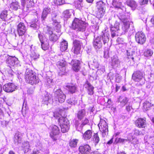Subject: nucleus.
Segmentation results:
<instances>
[{
  "instance_id": "nucleus-58",
  "label": "nucleus",
  "mask_w": 154,
  "mask_h": 154,
  "mask_svg": "<svg viewBox=\"0 0 154 154\" xmlns=\"http://www.w3.org/2000/svg\"><path fill=\"white\" fill-rule=\"evenodd\" d=\"M28 1H29V2L31 1V0H21L22 5L23 7H24L26 5V2Z\"/></svg>"
},
{
  "instance_id": "nucleus-54",
  "label": "nucleus",
  "mask_w": 154,
  "mask_h": 154,
  "mask_svg": "<svg viewBox=\"0 0 154 154\" xmlns=\"http://www.w3.org/2000/svg\"><path fill=\"white\" fill-rule=\"evenodd\" d=\"M57 16V14L55 13H52L51 14V20L53 22L57 21L56 18Z\"/></svg>"
},
{
  "instance_id": "nucleus-56",
  "label": "nucleus",
  "mask_w": 154,
  "mask_h": 154,
  "mask_svg": "<svg viewBox=\"0 0 154 154\" xmlns=\"http://www.w3.org/2000/svg\"><path fill=\"white\" fill-rule=\"evenodd\" d=\"M126 109L127 111L129 112L131 111V109H133L131 104H129L126 107Z\"/></svg>"
},
{
  "instance_id": "nucleus-30",
  "label": "nucleus",
  "mask_w": 154,
  "mask_h": 154,
  "mask_svg": "<svg viewBox=\"0 0 154 154\" xmlns=\"http://www.w3.org/2000/svg\"><path fill=\"white\" fill-rule=\"evenodd\" d=\"M41 46L42 49L45 51L47 50L49 48V41L48 40H45L41 43Z\"/></svg>"
},
{
  "instance_id": "nucleus-38",
  "label": "nucleus",
  "mask_w": 154,
  "mask_h": 154,
  "mask_svg": "<svg viewBox=\"0 0 154 154\" xmlns=\"http://www.w3.org/2000/svg\"><path fill=\"white\" fill-rule=\"evenodd\" d=\"M78 140L76 139H73L71 140L69 143L70 146L72 147H75L77 146Z\"/></svg>"
},
{
  "instance_id": "nucleus-29",
  "label": "nucleus",
  "mask_w": 154,
  "mask_h": 154,
  "mask_svg": "<svg viewBox=\"0 0 154 154\" xmlns=\"http://www.w3.org/2000/svg\"><path fill=\"white\" fill-rule=\"evenodd\" d=\"M92 136V132L91 131L88 130L83 134V137L85 140L90 139Z\"/></svg>"
},
{
  "instance_id": "nucleus-60",
  "label": "nucleus",
  "mask_w": 154,
  "mask_h": 154,
  "mask_svg": "<svg viewBox=\"0 0 154 154\" xmlns=\"http://www.w3.org/2000/svg\"><path fill=\"white\" fill-rule=\"evenodd\" d=\"M30 27L34 29H37L38 28V26L35 23L32 24L30 25Z\"/></svg>"
},
{
  "instance_id": "nucleus-46",
  "label": "nucleus",
  "mask_w": 154,
  "mask_h": 154,
  "mask_svg": "<svg viewBox=\"0 0 154 154\" xmlns=\"http://www.w3.org/2000/svg\"><path fill=\"white\" fill-rule=\"evenodd\" d=\"M50 99V98L48 94H47L45 95V97H44L42 102H43V103L47 105L48 103V101Z\"/></svg>"
},
{
  "instance_id": "nucleus-15",
  "label": "nucleus",
  "mask_w": 154,
  "mask_h": 154,
  "mask_svg": "<svg viewBox=\"0 0 154 154\" xmlns=\"http://www.w3.org/2000/svg\"><path fill=\"white\" fill-rule=\"evenodd\" d=\"M80 152L82 154H89L91 150V147L88 144L79 147Z\"/></svg>"
},
{
  "instance_id": "nucleus-44",
  "label": "nucleus",
  "mask_w": 154,
  "mask_h": 154,
  "mask_svg": "<svg viewBox=\"0 0 154 154\" xmlns=\"http://www.w3.org/2000/svg\"><path fill=\"white\" fill-rule=\"evenodd\" d=\"M74 98H72L67 100V103L70 105H75L77 103V101L75 100Z\"/></svg>"
},
{
  "instance_id": "nucleus-47",
  "label": "nucleus",
  "mask_w": 154,
  "mask_h": 154,
  "mask_svg": "<svg viewBox=\"0 0 154 154\" xmlns=\"http://www.w3.org/2000/svg\"><path fill=\"white\" fill-rule=\"evenodd\" d=\"M112 102L111 100L109 99L107 102V104H106V108H111V109H114L115 108L112 107Z\"/></svg>"
},
{
  "instance_id": "nucleus-50",
  "label": "nucleus",
  "mask_w": 154,
  "mask_h": 154,
  "mask_svg": "<svg viewBox=\"0 0 154 154\" xmlns=\"http://www.w3.org/2000/svg\"><path fill=\"white\" fill-rule=\"evenodd\" d=\"M39 56V55L37 53H36L35 51L32 52L31 54V57L34 60L38 58Z\"/></svg>"
},
{
  "instance_id": "nucleus-49",
  "label": "nucleus",
  "mask_w": 154,
  "mask_h": 154,
  "mask_svg": "<svg viewBox=\"0 0 154 154\" xmlns=\"http://www.w3.org/2000/svg\"><path fill=\"white\" fill-rule=\"evenodd\" d=\"M94 141L95 142L97 143L100 140L99 138V136L97 134H95L94 135Z\"/></svg>"
},
{
  "instance_id": "nucleus-26",
  "label": "nucleus",
  "mask_w": 154,
  "mask_h": 154,
  "mask_svg": "<svg viewBox=\"0 0 154 154\" xmlns=\"http://www.w3.org/2000/svg\"><path fill=\"white\" fill-rule=\"evenodd\" d=\"M72 10H66L63 13L62 16L66 18H68L70 17L72 13Z\"/></svg>"
},
{
  "instance_id": "nucleus-32",
  "label": "nucleus",
  "mask_w": 154,
  "mask_h": 154,
  "mask_svg": "<svg viewBox=\"0 0 154 154\" xmlns=\"http://www.w3.org/2000/svg\"><path fill=\"white\" fill-rule=\"evenodd\" d=\"M59 36H58L54 33H53L51 35L49 36V40L51 42H55L59 38Z\"/></svg>"
},
{
  "instance_id": "nucleus-45",
  "label": "nucleus",
  "mask_w": 154,
  "mask_h": 154,
  "mask_svg": "<svg viewBox=\"0 0 154 154\" xmlns=\"http://www.w3.org/2000/svg\"><path fill=\"white\" fill-rule=\"evenodd\" d=\"M57 64L58 65V68H59L60 67L66 66V63L64 60H61L58 61L57 62Z\"/></svg>"
},
{
  "instance_id": "nucleus-43",
  "label": "nucleus",
  "mask_w": 154,
  "mask_h": 154,
  "mask_svg": "<svg viewBox=\"0 0 154 154\" xmlns=\"http://www.w3.org/2000/svg\"><path fill=\"white\" fill-rule=\"evenodd\" d=\"M135 53L132 50H129L127 51V55L128 58H131L132 60H133L134 58L133 57V54Z\"/></svg>"
},
{
  "instance_id": "nucleus-20",
  "label": "nucleus",
  "mask_w": 154,
  "mask_h": 154,
  "mask_svg": "<svg viewBox=\"0 0 154 154\" xmlns=\"http://www.w3.org/2000/svg\"><path fill=\"white\" fill-rule=\"evenodd\" d=\"M22 135L20 133H16L14 138V143L16 145H18L22 141Z\"/></svg>"
},
{
  "instance_id": "nucleus-42",
  "label": "nucleus",
  "mask_w": 154,
  "mask_h": 154,
  "mask_svg": "<svg viewBox=\"0 0 154 154\" xmlns=\"http://www.w3.org/2000/svg\"><path fill=\"white\" fill-rule=\"evenodd\" d=\"M153 54V51L151 49H147L144 52V56L146 57L151 56Z\"/></svg>"
},
{
  "instance_id": "nucleus-63",
  "label": "nucleus",
  "mask_w": 154,
  "mask_h": 154,
  "mask_svg": "<svg viewBox=\"0 0 154 154\" xmlns=\"http://www.w3.org/2000/svg\"><path fill=\"white\" fill-rule=\"evenodd\" d=\"M8 74H11V75H14V72L12 71L11 69H10L8 71Z\"/></svg>"
},
{
  "instance_id": "nucleus-37",
  "label": "nucleus",
  "mask_w": 154,
  "mask_h": 154,
  "mask_svg": "<svg viewBox=\"0 0 154 154\" xmlns=\"http://www.w3.org/2000/svg\"><path fill=\"white\" fill-rule=\"evenodd\" d=\"M58 68L60 69V71L58 73L59 75L62 76L65 75L66 73L67 70L66 69V66L60 67Z\"/></svg>"
},
{
  "instance_id": "nucleus-61",
  "label": "nucleus",
  "mask_w": 154,
  "mask_h": 154,
  "mask_svg": "<svg viewBox=\"0 0 154 154\" xmlns=\"http://www.w3.org/2000/svg\"><path fill=\"white\" fill-rule=\"evenodd\" d=\"M117 41L118 42L119 44H122V42H123V39L120 38H118L117 39Z\"/></svg>"
},
{
  "instance_id": "nucleus-11",
  "label": "nucleus",
  "mask_w": 154,
  "mask_h": 154,
  "mask_svg": "<svg viewBox=\"0 0 154 154\" xmlns=\"http://www.w3.org/2000/svg\"><path fill=\"white\" fill-rule=\"evenodd\" d=\"M105 3L102 0L99 1L96 3V7L98 10L100 17L103 16L105 14V10L104 8L105 7Z\"/></svg>"
},
{
  "instance_id": "nucleus-28",
  "label": "nucleus",
  "mask_w": 154,
  "mask_h": 154,
  "mask_svg": "<svg viewBox=\"0 0 154 154\" xmlns=\"http://www.w3.org/2000/svg\"><path fill=\"white\" fill-rule=\"evenodd\" d=\"M68 48V43L65 40H63L60 43V49L62 51L66 50Z\"/></svg>"
},
{
  "instance_id": "nucleus-51",
  "label": "nucleus",
  "mask_w": 154,
  "mask_h": 154,
  "mask_svg": "<svg viewBox=\"0 0 154 154\" xmlns=\"http://www.w3.org/2000/svg\"><path fill=\"white\" fill-rule=\"evenodd\" d=\"M89 122V120L88 119H85V120L82 121L81 124L80 125L81 129H82L83 127L85 125L87 124Z\"/></svg>"
},
{
  "instance_id": "nucleus-33",
  "label": "nucleus",
  "mask_w": 154,
  "mask_h": 154,
  "mask_svg": "<svg viewBox=\"0 0 154 154\" xmlns=\"http://www.w3.org/2000/svg\"><path fill=\"white\" fill-rule=\"evenodd\" d=\"M22 147L23 148V149L25 153H26L29 150L30 146L29 142L27 141L23 142Z\"/></svg>"
},
{
  "instance_id": "nucleus-41",
  "label": "nucleus",
  "mask_w": 154,
  "mask_h": 154,
  "mask_svg": "<svg viewBox=\"0 0 154 154\" xmlns=\"http://www.w3.org/2000/svg\"><path fill=\"white\" fill-rule=\"evenodd\" d=\"M55 26V29L57 30V32H59L60 29L61 28V26L60 24V23L57 22V21L56 22H54L52 23Z\"/></svg>"
},
{
  "instance_id": "nucleus-3",
  "label": "nucleus",
  "mask_w": 154,
  "mask_h": 154,
  "mask_svg": "<svg viewBox=\"0 0 154 154\" xmlns=\"http://www.w3.org/2000/svg\"><path fill=\"white\" fill-rule=\"evenodd\" d=\"M72 25L74 29L82 32L85 31L86 26V24L83 21L76 18L75 19L73 22Z\"/></svg>"
},
{
  "instance_id": "nucleus-4",
  "label": "nucleus",
  "mask_w": 154,
  "mask_h": 154,
  "mask_svg": "<svg viewBox=\"0 0 154 154\" xmlns=\"http://www.w3.org/2000/svg\"><path fill=\"white\" fill-rule=\"evenodd\" d=\"M102 33L103 34L101 35V37H99V36H97L95 38V36H94V40L93 45L94 47L96 49L100 48L102 46V45L100 40L101 38L104 44L106 43L105 33L103 32H102Z\"/></svg>"
},
{
  "instance_id": "nucleus-62",
  "label": "nucleus",
  "mask_w": 154,
  "mask_h": 154,
  "mask_svg": "<svg viewBox=\"0 0 154 154\" xmlns=\"http://www.w3.org/2000/svg\"><path fill=\"white\" fill-rule=\"evenodd\" d=\"M121 77L119 76L116 78V82L119 83L121 81Z\"/></svg>"
},
{
  "instance_id": "nucleus-14",
  "label": "nucleus",
  "mask_w": 154,
  "mask_h": 154,
  "mask_svg": "<svg viewBox=\"0 0 154 154\" xmlns=\"http://www.w3.org/2000/svg\"><path fill=\"white\" fill-rule=\"evenodd\" d=\"M6 63L10 67L14 66L18 62V59L15 57L9 56L6 60Z\"/></svg>"
},
{
  "instance_id": "nucleus-59",
  "label": "nucleus",
  "mask_w": 154,
  "mask_h": 154,
  "mask_svg": "<svg viewBox=\"0 0 154 154\" xmlns=\"http://www.w3.org/2000/svg\"><path fill=\"white\" fill-rule=\"evenodd\" d=\"M141 132L138 130L135 129L134 131V134L136 135H138L140 134Z\"/></svg>"
},
{
  "instance_id": "nucleus-13",
  "label": "nucleus",
  "mask_w": 154,
  "mask_h": 154,
  "mask_svg": "<svg viewBox=\"0 0 154 154\" xmlns=\"http://www.w3.org/2000/svg\"><path fill=\"white\" fill-rule=\"evenodd\" d=\"M17 32L19 36L23 35L26 30V27L24 23H20L17 26Z\"/></svg>"
},
{
  "instance_id": "nucleus-16",
  "label": "nucleus",
  "mask_w": 154,
  "mask_h": 154,
  "mask_svg": "<svg viewBox=\"0 0 154 154\" xmlns=\"http://www.w3.org/2000/svg\"><path fill=\"white\" fill-rule=\"evenodd\" d=\"M136 126L139 128H143L146 126V120L142 118H138L135 121Z\"/></svg>"
},
{
  "instance_id": "nucleus-21",
  "label": "nucleus",
  "mask_w": 154,
  "mask_h": 154,
  "mask_svg": "<svg viewBox=\"0 0 154 154\" xmlns=\"http://www.w3.org/2000/svg\"><path fill=\"white\" fill-rule=\"evenodd\" d=\"M111 61L112 66L114 67H117L120 63L118 57L116 55L111 57Z\"/></svg>"
},
{
  "instance_id": "nucleus-34",
  "label": "nucleus",
  "mask_w": 154,
  "mask_h": 154,
  "mask_svg": "<svg viewBox=\"0 0 154 154\" xmlns=\"http://www.w3.org/2000/svg\"><path fill=\"white\" fill-rule=\"evenodd\" d=\"M85 112L84 109L79 111L77 114V117L79 119L81 120L85 116Z\"/></svg>"
},
{
  "instance_id": "nucleus-24",
  "label": "nucleus",
  "mask_w": 154,
  "mask_h": 154,
  "mask_svg": "<svg viewBox=\"0 0 154 154\" xmlns=\"http://www.w3.org/2000/svg\"><path fill=\"white\" fill-rule=\"evenodd\" d=\"M51 11V9L49 7L44 8L43 10L41 18L43 20H45L46 18L47 15Z\"/></svg>"
},
{
  "instance_id": "nucleus-18",
  "label": "nucleus",
  "mask_w": 154,
  "mask_h": 154,
  "mask_svg": "<svg viewBox=\"0 0 154 154\" xmlns=\"http://www.w3.org/2000/svg\"><path fill=\"white\" fill-rule=\"evenodd\" d=\"M130 26L129 22H124L123 25L120 30H119V32L121 34H123L126 33L128 30Z\"/></svg>"
},
{
  "instance_id": "nucleus-31",
  "label": "nucleus",
  "mask_w": 154,
  "mask_h": 154,
  "mask_svg": "<svg viewBox=\"0 0 154 154\" xmlns=\"http://www.w3.org/2000/svg\"><path fill=\"white\" fill-rule=\"evenodd\" d=\"M43 31L44 32L48 34V36L53 33L52 28L48 26L44 28Z\"/></svg>"
},
{
  "instance_id": "nucleus-6",
  "label": "nucleus",
  "mask_w": 154,
  "mask_h": 154,
  "mask_svg": "<svg viewBox=\"0 0 154 154\" xmlns=\"http://www.w3.org/2000/svg\"><path fill=\"white\" fill-rule=\"evenodd\" d=\"M50 128L51 130L50 133V137L53 140L56 141L57 139V135L60 132L59 128L56 125H52Z\"/></svg>"
},
{
  "instance_id": "nucleus-55",
  "label": "nucleus",
  "mask_w": 154,
  "mask_h": 154,
  "mask_svg": "<svg viewBox=\"0 0 154 154\" xmlns=\"http://www.w3.org/2000/svg\"><path fill=\"white\" fill-rule=\"evenodd\" d=\"M27 108L28 107L26 106H24V105L23 104L22 108V112L23 116H24V115H25L26 114L25 111L27 109Z\"/></svg>"
},
{
  "instance_id": "nucleus-23",
  "label": "nucleus",
  "mask_w": 154,
  "mask_h": 154,
  "mask_svg": "<svg viewBox=\"0 0 154 154\" xmlns=\"http://www.w3.org/2000/svg\"><path fill=\"white\" fill-rule=\"evenodd\" d=\"M66 89L71 94L75 93L77 90V87L73 84H69L66 86Z\"/></svg>"
},
{
  "instance_id": "nucleus-19",
  "label": "nucleus",
  "mask_w": 154,
  "mask_h": 154,
  "mask_svg": "<svg viewBox=\"0 0 154 154\" xmlns=\"http://www.w3.org/2000/svg\"><path fill=\"white\" fill-rule=\"evenodd\" d=\"M72 64V69L75 72L78 71L80 69V61L77 60H72L71 62Z\"/></svg>"
},
{
  "instance_id": "nucleus-48",
  "label": "nucleus",
  "mask_w": 154,
  "mask_h": 154,
  "mask_svg": "<svg viewBox=\"0 0 154 154\" xmlns=\"http://www.w3.org/2000/svg\"><path fill=\"white\" fill-rule=\"evenodd\" d=\"M151 106L150 103L147 101L143 103V107L144 109L146 110H148Z\"/></svg>"
},
{
  "instance_id": "nucleus-7",
  "label": "nucleus",
  "mask_w": 154,
  "mask_h": 154,
  "mask_svg": "<svg viewBox=\"0 0 154 154\" xmlns=\"http://www.w3.org/2000/svg\"><path fill=\"white\" fill-rule=\"evenodd\" d=\"M135 38L137 42L140 44H143L146 40L145 34L142 32H138L135 34Z\"/></svg>"
},
{
  "instance_id": "nucleus-39",
  "label": "nucleus",
  "mask_w": 154,
  "mask_h": 154,
  "mask_svg": "<svg viewBox=\"0 0 154 154\" xmlns=\"http://www.w3.org/2000/svg\"><path fill=\"white\" fill-rule=\"evenodd\" d=\"M134 139L133 137H131V138L130 137H128L127 139H124L121 138H119L118 140V141L120 143H123L125 141H129V142H132V143H133L134 142L132 140Z\"/></svg>"
},
{
  "instance_id": "nucleus-22",
  "label": "nucleus",
  "mask_w": 154,
  "mask_h": 154,
  "mask_svg": "<svg viewBox=\"0 0 154 154\" xmlns=\"http://www.w3.org/2000/svg\"><path fill=\"white\" fill-rule=\"evenodd\" d=\"M126 3L127 5L130 7L133 10H134L137 6L136 2L133 0H127L126 2Z\"/></svg>"
},
{
  "instance_id": "nucleus-12",
  "label": "nucleus",
  "mask_w": 154,
  "mask_h": 154,
  "mask_svg": "<svg viewBox=\"0 0 154 154\" xmlns=\"http://www.w3.org/2000/svg\"><path fill=\"white\" fill-rule=\"evenodd\" d=\"M98 125L100 130L102 133V136L105 137L106 135V122L103 119H100V122Z\"/></svg>"
},
{
  "instance_id": "nucleus-64",
  "label": "nucleus",
  "mask_w": 154,
  "mask_h": 154,
  "mask_svg": "<svg viewBox=\"0 0 154 154\" xmlns=\"http://www.w3.org/2000/svg\"><path fill=\"white\" fill-rule=\"evenodd\" d=\"M47 81L48 84H50L52 81V80L49 78L47 79Z\"/></svg>"
},
{
  "instance_id": "nucleus-5",
  "label": "nucleus",
  "mask_w": 154,
  "mask_h": 154,
  "mask_svg": "<svg viewBox=\"0 0 154 154\" xmlns=\"http://www.w3.org/2000/svg\"><path fill=\"white\" fill-rule=\"evenodd\" d=\"M72 51L75 54H78L80 53V49L82 45V40H75L73 41Z\"/></svg>"
},
{
  "instance_id": "nucleus-9",
  "label": "nucleus",
  "mask_w": 154,
  "mask_h": 154,
  "mask_svg": "<svg viewBox=\"0 0 154 154\" xmlns=\"http://www.w3.org/2000/svg\"><path fill=\"white\" fill-rule=\"evenodd\" d=\"M144 78V73L140 71L134 72L132 75V79L135 82H139Z\"/></svg>"
},
{
  "instance_id": "nucleus-10",
  "label": "nucleus",
  "mask_w": 154,
  "mask_h": 154,
  "mask_svg": "<svg viewBox=\"0 0 154 154\" xmlns=\"http://www.w3.org/2000/svg\"><path fill=\"white\" fill-rule=\"evenodd\" d=\"M17 86L14 84L9 83L5 85L3 87V90L7 92H12L17 89Z\"/></svg>"
},
{
  "instance_id": "nucleus-36",
  "label": "nucleus",
  "mask_w": 154,
  "mask_h": 154,
  "mask_svg": "<svg viewBox=\"0 0 154 154\" xmlns=\"http://www.w3.org/2000/svg\"><path fill=\"white\" fill-rule=\"evenodd\" d=\"M86 84L88 85V94L91 95L93 94L94 93V87L88 82H87Z\"/></svg>"
},
{
  "instance_id": "nucleus-35",
  "label": "nucleus",
  "mask_w": 154,
  "mask_h": 154,
  "mask_svg": "<svg viewBox=\"0 0 154 154\" xmlns=\"http://www.w3.org/2000/svg\"><path fill=\"white\" fill-rule=\"evenodd\" d=\"M19 7V4L16 1L13 2L10 5L11 8L14 10H17Z\"/></svg>"
},
{
  "instance_id": "nucleus-40",
  "label": "nucleus",
  "mask_w": 154,
  "mask_h": 154,
  "mask_svg": "<svg viewBox=\"0 0 154 154\" xmlns=\"http://www.w3.org/2000/svg\"><path fill=\"white\" fill-rule=\"evenodd\" d=\"M7 11L4 10L0 14V18L3 20H5L7 16Z\"/></svg>"
},
{
  "instance_id": "nucleus-25",
  "label": "nucleus",
  "mask_w": 154,
  "mask_h": 154,
  "mask_svg": "<svg viewBox=\"0 0 154 154\" xmlns=\"http://www.w3.org/2000/svg\"><path fill=\"white\" fill-rule=\"evenodd\" d=\"M113 5L116 8H120L123 11H126V8L123 6L122 5L121 2L118 1H116L113 0L112 2Z\"/></svg>"
},
{
  "instance_id": "nucleus-27",
  "label": "nucleus",
  "mask_w": 154,
  "mask_h": 154,
  "mask_svg": "<svg viewBox=\"0 0 154 154\" xmlns=\"http://www.w3.org/2000/svg\"><path fill=\"white\" fill-rule=\"evenodd\" d=\"M128 101V98L125 97L120 96L118 99V102H120L122 106H124Z\"/></svg>"
},
{
  "instance_id": "nucleus-8",
  "label": "nucleus",
  "mask_w": 154,
  "mask_h": 154,
  "mask_svg": "<svg viewBox=\"0 0 154 154\" xmlns=\"http://www.w3.org/2000/svg\"><path fill=\"white\" fill-rule=\"evenodd\" d=\"M54 96L56 98V100H58L60 103L64 102L66 96L60 89H58L55 91Z\"/></svg>"
},
{
  "instance_id": "nucleus-53",
  "label": "nucleus",
  "mask_w": 154,
  "mask_h": 154,
  "mask_svg": "<svg viewBox=\"0 0 154 154\" xmlns=\"http://www.w3.org/2000/svg\"><path fill=\"white\" fill-rule=\"evenodd\" d=\"M64 2V0H56L55 3L57 5H60L63 4Z\"/></svg>"
},
{
  "instance_id": "nucleus-1",
  "label": "nucleus",
  "mask_w": 154,
  "mask_h": 154,
  "mask_svg": "<svg viewBox=\"0 0 154 154\" xmlns=\"http://www.w3.org/2000/svg\"><path fill=\"white\" fill-rule=\"evenodd\" d=\"M25 80L26 82L31 85L36 84L38 82V78L32 70H26L25 74Z\"/></svg>"
},
{
  "instance_id": "nucleus-17",
  "label": "nucleus",
  "mask_w": 154,
  "mask_h": 154,
  "mask_svg": "<svg viewBox=\"0 0 154 154\" xmlns=\"http://www.w3.org/2000/svg\"><path fill=\"white\" fill-rule=\"evenodd\" d=\"M119 23L116 22L115 23L114 26H112L111 25L110 26V30L111 32V35L112 37L116 36V32L119 30Z\"/></svg>"
},
{
  "instance_id": "nucleus-2",
  "label": "nucleus",
  "mask_w": 154,
  "mask_h": 154,
  "mask_svg": "<svg viewBox=\"0 0 154 154\" xmlns=\"http://www.w3.org/2000/svg\"><path fill=\"white\" fill-rule=\"evenodd\" d=\"M54 117H59L58 121L60 124L61 131L63 133L68 131L69 128V122L67 119L62 116L60 117L59 116H57L55 112H54Z\"/></svg>"
},
{
  "instance_id": "nucleus-52",
  "label": "nucleus",
  "mask_w": 154,
  "mask_h": 154,
  "mask_svg": "<svg viewBox=\"0 0 154 154\" xmlns=\"http://www.w3.org/2000/svg\"><path fill=\"white\" fill-rule=\"evenodd\" d=\"M38 37L40 41L41 42V43L42 42H43L45 40H48V39H47L44 38L43 35L41 34L40 33L38 34Z\"/></svg>"
},
{
  "instance_id": "nucleus-57",
  "label": "nucleus",
  "mask_w": 154,
  "mask_h": 154,
  "mask_svg": "<svg viewBox=\"0 0 154 154\" xmlns=\"http://www.w3.org/2000/svg\"><path fill=\"white\" fill-rule=\"evenodd\" d=\"M148 0H140V4L141 5H145L147 4Z\"/></svg>"
}]
</instances>
